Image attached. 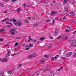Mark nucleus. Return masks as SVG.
<instances>
[{"instance_id":"obj_1","label":"nucleus","mask_w":76,"mask_h":76,"mask_svg":"<svg viewBox=\"0 0 76 76\" xmlns=\"http://www.w3.org/2000/svg\"><path fill=\"white\" fill-rule=\"evenodd\" d=\"M15 31H16V29H15V28L10 29V33H11V34L12 35H14V34H15Z\"/></svg>"},{"instance_id":"obj_2","label":"nucleus","mask_w":76,"mask_h":76,"mask_svg":"<svg viewBox=\"0 0 76 76\" xmlns=\"http://www.w3.org/2000/svg\"><path fill=\"white\" fill-rule=\"evenodd\" d=\"M76 40H73L71 41V42H72V43L71 44V46H73L74 47H76V44H76Z\"/></svg>"},{"instance_id":"obj_3","label":"nucleus","mask_w":76,"mask_h":76,"mask_svg":"<svg viewBox=\"0 0 76 76\" xmlns=\"http://www.w3.org/2000/svg\"><path fill=\"white\" fill-rule=\"evenodd\" d=\"M37 56V54L35 53H34L33 55H30L28 57V58H32V57H35Z\"/></svg>"},{"instance_id":"obj_4","label":"nucleus","mask_w":76,"mask_h":76,"mask_svg":"<svg viewBox=\"0 0 76 76\" xmlns=\"http://www.w3.org/2000/svg\"><path fill=\"white\" fill-rule=\"evenodd\" d=\"M0 61H1L3 62H7V61H8V59L7 58H5L2 59H0Z\"/></svg>"},{"instance_id":"obj_5","label":"nucleus","mask_w":76,"mask_h":76,"mask_svg":"<svg viewBox=\"0 0 76 76\" xmlns=\"http://www.w3.org/2000/svg\"><path fill=\"white\" fill-rule=\"evenodd\" d=\"M72 52L68 53L66 54V57H70L72 55Z\"/></svg>"},{"instance_id":"obj_6","label":"nucleus","mask_w":76,"mask_h":76,"mask_svg":"<svg viewBox=\"0 0 76 76\" xmlns=\"http://www.w3.org/2000/svg\"><path fill=\"white\" fill-rule=\"evenodd\" d=\"M58 31V29L56 30H55V32L54 33V36H56V34H57Z\"/></svg>"},{"instance_id":"obj_7","label":"nucleus","mask_w":76,"mask_h":76,"mask_svg":"<svg viewBox=\"0 0 76 76\" xmlns=\"http://www.w3.org/2000/svg\"><path fill=\"white\" fill-rule=\"evenodd\" d=\"M31 36H29V37L28 38V42H30V41H31L32 40H33V39L32 38H31Z\"/></svg>"},{"instance_id":"obj_8","label":"nucleus","mask_w":76,"mask_h":76,"mask_svg":"<svg viewBox=\"0 0 76 76\" xmlns=\"http://www.w3.org/2000/svg\"><path fill=\"white\" fill-rule=\"evenodd\" d=\"M64 9L65 10V12H69V11L67 10L68 9V8L67 7H64Z\"/></svg>"},{"instance_id":"obj_9","label":"nucleus","mask_w":76,"mask_h":76,"mask_svg":"<svg viewBox=\"0 0 76 76\" xmlns=\"http://www.w3.org/2000/svg\"><path fill=\"white\" fill-rule=\"evenodd\" d=\"M6 23L7 25L9 24L11 25H13V24L12 23L7 22H6Z\"/></svg>"},{"instance_id":"obj_10","label":"nucleus","mask_w":76,"mask_h":76,"mask_svg":"<svg viewBox=\"0 0 76 76\" xmlns=\"http://www.w3.org/2000/svg\"><path fill=\"white\" fill-rule=\"evenodd\" d=\"M51 13L52 14H53V15H54V14H57V12L54 11H52Z\"/></svg>"},{"instance_id":"obj_11","label":"nucleus","mask_w":76,"mask_h":76,"mask_svg":"<svg viewBox=\"0 0 76 76\" xmlns=\"http://www.w3.org/2000/svg\"><path fill=\"white\" fill-rule=\"evenodd\" d=\"M13 70H14L12 69V70H11V71H8L7 72V73L8 74H11L12 73V72H13Z\"/></svg>"},{"instance_id":"obj_12","label":"nucleus","mask_w":76,"mask_h":76,"mask_svg":"<svg viewBox=\"0 0 76 76\" xmlns=\"http://www.w3.org/2000/svg\"><path fill=\"white\" fill-rule=\"evenodd\" d=\"M9 19V18H6L5 19L3 20H2V22H3L4 21H5L6 20H7Z\"/></svg>"},{"instance_id":"obj_13","label":"nucleus","mask_w":76,"mask_h":76,"mask_svg":"<svg viewBox=\"0 0 76 76\" xmlns=\"http://www.w3.org/2000/svg\"><path fill=\"white\" fill-rule=\"evenodd\" d=\"M34 47V46L33 45L31 44V43H30L29 44V47Z\"/></svg>"},{"instance_id":"obj_14","label":"nucleus","mask_w":76,"mask_h":76,"mask_svg":"<svg viewBox=\"0 0 76 76\" xmlns=\"http://www.w3.org/2000/svg\"><path fill=\"white\" fill-rule=\"evenodd\" d=\"M7 56H9L10 55V50H9L7 53Z\"/></svg>"},{"instance_id":"obj_15","label":"nucleus","mask_w":76,"mask_h":76,"mask_svg":"<svg viewBox=\"0 0 76 76\" xmlns=\"http://www.w3.org/2000/svg\"><path fill=\"white\" fill-rule=\"evenodd\" d=\"M69 14L70 15H75V14L73 12H69Z\"/></svg>"},{"instance_id":"obj_16","label":"nucleus","mask_w":76,"mask_h":76,"mask_svg":"<svg viewBox=\"0 0 76 76\" xmlns=\"http://www.w3.org/2000/svg\"><path fill=\"white\" fill-rule=\"evenodd\" d=\"M68 38V37H67L64 36L63 37V39H67Z\"/></svg>"},{"instance_id":"obj_17","label":"nucleus","mask_w":76,"mask_h":76,"mask_svg":"<svg viewBox=\"0 0 76 76\" xmlns=\"http://www.w3.org/2000/svg\"><path fill=\"white\" fill-rule=\"evenodd\" d=\"M45 39V37H42L40 38V40L41 41H42V40H44Z\"/></svg>"},{"instance_id":"obj_18","label":"nucleus","mask_w":76,"mask_h":76,"mask_svg":"<svg viewBox=\"0 0 76 76\" xmlns=\"http://www.w3.org/2000/svg\"><path fill=\"white\" fill-rule=\"evenodd\" d=\"M59 57V55H56V56L54 58L55 60H56V58H57V57Z\"/></svg>"},{"instance_id":"obj_19","label":"nucleus","mask_w":76,"mask_h":76,"mask_svg":"<svg viewBox=\"0 0 76 76\" xmlns=\"http://www.w3.org/2000/svg\"><path fill=\"white\" fill-rule=\"evenodd\" d=\"M67 0H64V2L63 3H64V4H66V3H67V2L66 1H67Z\"/></svg>"},{"instance_id":"obj_20","label":"nucleus","mask_w":76,"mask_h":76,"mask_svg":"<svg viewBox=\"0 0 76 76\" xmlns=\"http://www.w3.org/2000/svg\"><path fill=\"white\" fill-rule=\"evenodd\" d=\"M63 68V67H61L60 69H58V71H60V70H61Z\"/></svg>"},{"instance_id":"obj_21","label":"nucleus","mask_w":76,"mask_h":76,"mask_svg":"<svg viewBox=\"0 0 76 76\" xmlns=\"http://www.w3.org/2000/svg\"><path fill=\"white\" fill-rule=\"evenodd\" d=\"M61 38V37L59 36V37H57L56 39H58V40L60 39Z\"/></svg>"},{"instance_id":"obj_22","label":"nucleus","mask_w":76,"mask_h":76,"mask_svg":"<svg viewBox=\"0 0 76 76\" xmlns=\"http://www.w3.org/2000/svg\"><path fill=\"white\" fill-rule=\"evenodd\" d=\"M18 45V43L17 42H16L15 43V44L14 45L15 47H16V46H17Z\"/></svg>"},{"instance_id":"obj_23","label":"nucleus","mask_w":76,"mask_h":76,"mask_svg":"<svg viewBox=\"0 0 76 76\" xmlns=\"http://www.w3.org/2000/svg\"><path fill=\"white\" fill-rule=\"evenodd\" d=\"M3 75H4V73L2 72L0 73V76H3Z\"/></svg>"},{"instance_id":"obj_24","label":"nucleus","mask_w":76,"mask_h":76,"mask_svg":"<svg viewBox=\"0 0 76 76\" xmlns=\"http://www.w3.org/2000/svg\"><path fill=\"white\" fill-rule=\"evenodd\" d=\"M20 25H21V23H20V22H18V26H20Z\"/></svg>"},{"instance_id":"obj_25","label":"nucleus","mask_w":76,"mask_h":76,"mask_svg":"<svg viewBox=\"0 0 76 76\" xmlns=\"http://www.w3.org/2000/svg\"><path fill=\"white\" fill-rule=\"evenodd\" d=\"M0 6H2V7H4V5L1 4V3H0Z\"/></svg>"},{"instance_id":"obj_26","label":"nucleus","mask_w":76,"mask_h":76,"mask_svg":"<svg viewBox=\"0 0 76 76\" xmlns=\"http://www.w3.org/2000/svg\"><path fill=\"white\" fill-rule=\"evenodd\" d=\"M49 45H50V46L48 47V48H50V47H52V45H51V43H50L49 44Z\"/></svg>"},{"instance_id":"obj_27","label":"nucleus","mask_w":76,"mask_h":76,"mask_svg":"<svg viewBox=\"0 0 76 76\" xmlns=\"http://www.w3.org/2000/svg\"><path fill=\"white\" fill-rule=\"evenodd\" d=\"M12 19L13 22H16V20L14 18H13Z\"/></svg>"},{"instance_id":"obj_28","label":"nucleus","mask_w":76,"mask_h":76,"mask_svg":"<svg viewBox=\"0 0 76 76\" xmlns=\"http://www.w3.org/2000/svg\"><path fill=\"white\" fill-rule=\"evenodd\" d=\"M45 58H48L49 57V56H47V55H45Z\"/></svg>"},{"instance_id":"obj_29","label":"nucleus","mask_w":76,"mask_h":76,"mask_svg":"<svg viewBox=\"0 0 76 76\" xmlns=\"http://www.w3.org/2000/svg\"><path fill=\"white\" fill-rule=\"evenodd\" d=\"M18 0H11L12 2H15V1H16Z\"/></svg>"},{"instance_id":"obj_30","label":"nucleus","mask_w":76,"mask_h":76,"mask_svg":"<svg viewBox=\"0 0 76 76\" xmlns=\"http://www.w3.org/2000/svg\"><path fill=\"white\" fill-rule=\"evenodd\" d=\"M17 11L18 12H20V9H19V8H18Z\"/></svg>"},{"instance_id":"obj_31","label":"nucleus","mask_w":76,"mask_h":76,"mask_svg":"<svg viewBox=\"0 0 76 76\" xmlns=\"http://www.w3.org/2000/svg\"><path fill=\"white\" fill-rule=\"evenodd\" d=\"M22 66V64H19V68H20V67Z\"/></svg>"},{"instance_id":"obj_32","label":"nucleus","mask_w":76,"mask_h":76,"mask_svg":"<svg viewBox=\"0 0 76 76\" xmlns=\"http://www.w3.org/2000/svg\"><path fill=\"white\" fill-rule=\"evenodd\" d=\"M65 31L66 32H69V30L68 29H66L65 30Z\"/></svg>"},{"instance_id":"obj_33","label":"nucleus","mask_w":76,"mask_h":76,"mask_svg":"<svg viewBox=\"0 0 76 76\" xmlns=\"http://www.w3.org/2000/svg\"><path fill=\"white\" fill-rule=\"evenodd\" d=\"M17 50H18V48H16L15 49V52H17Z\"/></svg>"},{"instance_id":"obj_34","label":"nucleus","mask_w":76,"mask_h":76,"mask_svg":"<svg viewBox=\"0 0 76 76\" xmlns=\"http://www.w3.org/2000/svg\"><path fill=\"white\" fill-rule=\"evenodd\" d=\"M62 59L63 60H66V58H65V57H63Z\"/></svg>"},{"instance_id":"obj_35","label":"nucleus","mask_w":76,"mask_h":76,"mask_svg":"<svg viewBox=\"0 0 76 76\" xmlns=\"http://www.w3.org/2000/svg\"><path fill=\"white\" fill-rule=\"evenodd\" d=\"M67 28H68L69 30H70V28L69 26H67Z\"/></svg>"},{"instance_id":"obj_36","label":"nucleus","mask_w":76,"mask_h":76,"mask_svg":"<svg viewBox=\"0 0 76 76\" xmlns=\"http://www.w3.org/2000/svg\"><path fill=\"white\" fill-rule=\"evenodd\" d=\"M55 22V20H53V22H52V23H54Z\"/></svg>"},{"instance_id":"obj_37","label":"nucleus","mask_w":76,"mask_h":76,"mask_svg":"<svg viewBox=\"0 0 76 76\" xmlns=\"http://www.w3.org/2000/svg\"><path fill=\"white\" fill-rule=\"evenodd\" d=\"M29 50V48H27L25 50Z\"/></svg>"},{"instance_id":"obj_38","label":"nucleus","mask_w":76,"mask_h":76,"mask_svg":"<svg viewBox=\"0 0 76 76\" xmlns=\"http://www.w3.org/2000/svg\"><path fill=\"white\" fill-rule=\"evenodd\" d=\"M72 21L73 23H75V20L74 19L72 20Z\"/></svg>"},{"instance_id":"obj_39","label":"nucleus","mask_w":76,"mask_h":76,"mask_svg":"<svg viewBox=\"0 0 76 76\" xmlns=\"http://www.w3.org/2000/svg\"><path fill=\"white\" fill-rule=\"evenodd\" d=\"M49 37H50V39H53V37L50 36Z\"/></svg>"},{"instance_id":"obj_40","label":"nucleus","mask_w":76,"mask_h":76,"mask_svg":"<svg viewBox=\"0 0 76 76\" xmlns=\"http://www.w3.org/2000/svg\"><path fill=\"white\" fill-rule=\"evenodd\" d=\"M25 21L27 23H29V22L27 20H26Z\"/></svg>"},{"instance_id":"obj_41","label":"nucleus","mask_w":76,"mask_h":76,"mask_svg":"<svg viewBox=\"0 0 76 76\" xmlns=\"http://www.w3.org/2000/svg\"><path fill=\"white\" fill-rule=\"evenodd\" d=\"M29 47V45H26V48H27V47Z\"/></svg>"},{"instance_id":"obj_42","label":"nucleus","mask_w":76,"mask_h":76,"mask_svg":"<svg viewBox=\"0 0 76 76\" xmlns=\"http://www.w3.org/2000/svg\"><path fill=\"white\" fill-rule=\"evenodd\" d=\"M41 63H44V60H42L41 61Z\"/></svg>"},{"instance_id":"obj_43","label":"nucleus","mask_w":76,"mask_h":76,"mask_svg":"<svg viewBox=\"0 0 76 76\" xmlns=\"http://www.w3.org/2000/svg\"><path fill=\"white\" fill-rule=\"evenodd\" d=\"M76 30H75V31L73 32V34H75L76 33Z\"/></svg>"},{"instance_id":"obj_44","label":"nucleus","mask_w":76,"mask_h":76,"mask_svg":"<svg viewBox=\"0 0 76 76\" xmlns=\"http://www.w3.org/2000/svg\"><path fill=\"white\" fill-rule=\"evenodd\" d=\"M51 60H54V57H52V58H51Z\"/></svg>"},{"instance_id":"obj_45","label":"nucleus","mask_w":76,"mask_h":76,"mask_svg":"<svg viewBox=\"0 0 76 76\" xmlns=\"http://www.w3.org/2000/svg\"><path fill=\"white\" fill-rule=\"evenodd\" d=\"M33 20H35V17H33L32 18Z\"/></svg>"},{"instance_id":"obj_46","label":"nucleus","mask_w":76,"mask_h":76,"mask_svg":"<svg viewBox=\"0 0 76 76\" xmlns=\"http://www.w3.org/2000/svg\"><path fill=\"white\" fill-rule=\"evenodd\" d=\"M14 24L15 25V26H17V25H18V24H17V23H15Z\"/></svg>"},{"instance_id":"obj_47","label":"nucleus","mask_w":76,"mask_h":76,"mask_svg":"<svg viewBox=\"0 0 76 76\" xmlns=\"http://www.w3.org/2000/svg\"><path fill=\"white\" fill-rule=\"evenodd\" d=\"M3 41V39H0V41Z\"/></svg>"},{"instance_id":"obj_48","label":"nucleus","mask_w":76,"mask_h":76,"mask_svg":"<svg viewBox=\"0 0 76 76\" xmlns=\"http://www.w3.org/2000/svg\"><path fill=\"white\" fill-rule=\"evenodd\" d=\"M76 57V54H75L74 55V57Z\"/></svg>"},{"instance_id":"obj_49","label":"nucleus","mask_w":76,"mask_h":76,"mask_svg":"<svg viewBox=\"0 0 76 76\" xmlns=\"http://www.w3.org/2000/svg\"><path fill=\"white\" fill-rule=\"evenodd\" d=\"M66 17H64L63 18V19H66Z\"/></svg>"},{"instance_id":"obj_50","label":"nucleus","mask_w":76,"mask_h":76,"mask_svg":"<svg viewBox=\"0 0 76 76\" xmlns=\"http://www.w3.org/2000/svg\"><path fill=\"white\" fill-rule=\"evenodd\" d=\"M47 22H50V20H47Z\"/></svg>"},{"instance_id":"obj_51","label":"nucleus","mask_w":76,"mask_h":76,"mask_svg":"<svg viewBox=\"0 0 76 76\" xmlns=\"http://www.w3.org/2000/svg\"><path fill=\"white\" fill-rule=\"evenodd\" d=\"M23 6L24 7H25L26 6V4H23Z\"/></svg>"},{"instance_id":"obj_52","label":"nucleus","mask_w":76,"mask_h":76,"mask_svg":"<svg viewBox=\"0 0 76 76\" xmlns=\"http://www.w3.org/2000/svg\"><path fill=\"white\" fill-rule=\"evenodd\" d=\"M4 31V30L0 29V31Z\"/></svg>"},{"instance_id":"obj_53","label":"nucleus","mask_w":76,"mask_h":76,"mask_svg":"<svg viewBox=\"0 0 76 76\" xmlns=\"http://www.w3.org/2000/svg\"><path fill=\"white\" fill-rule=\"evenodd\" d=\"M4 13H7V11H5L4 12Z\"/></svg>"},{"instance_id":"obj_54","label":"nucleus","mask_w":76,"mask_h":76,"mask_svg":"<svg viewBox=\"0 0 76 76\" xmlns=\"http://www.w3.org/2000/svg\"><path fill=\"white\" fill-rule=\"evenodd\" d=\"M36 41H37V40H36V39H35V40L34 41V42H36Z\"/></svg>"},{"instance_id":"obj_55","label":"nucleus","mask_w":76,"mask_h":76,"mask_svg":"<svg viewBox=\"0 0 76 76\" xmlns=\"http://www.w3.org/2000/svg\"><path fill=\"white\" fill-rule=\"evenodd\" d=\"M28 19H31V17H28Z\"/></svg>"},{"instance_id":"obj_56","label":"nucleus","mask_w":76,"mask_h":76,"mask_svg":"<svg viewBox=\"0 0 76 76\" xmlns=\"http://www.w3.org/2000/svg\"><path fill=\"white\" fill-rule=\"evenodd\" d=\"M53 3H55V1H53Z\"/></svg>"},{"instance_id":"obj_57","label":"nucleus","mask_w":76,"mask_h":76,"mask_svg":"<svg viewBox=\"0 0 76 76\" xmlns=\"http://www.w3.org/2000/svg\"><path fill=\"white\" fill-rule=\"evenodd\" d=\"M12 21L13 20H10V22H12Z\"/></svg>"},{"instance_id":"obj_58","label":"nucleus","mask_w":76,"mask_h":76,"mask_svg":"<svg viewBox=\"0 0 76 76\" xmlns=\"http://www.w3.org/2000/svg\"><path fill=\"white\" fill-rule=\"evenodd\" d=\"M37 42L38 43H39V41H37Z\"/></svg>"},{"instance_id":"obj_59","label":"nucleus","mask_w":76,"mask_h":76,"mask_svg":"<svg viewBox=\"0 0 76 76\" xmlns=\"http://www.w3.org/2000/svg\"><path fill=\"white\" fill-rule=\"evenodd\" d=\"M23 47H24V46H25V45H24V44H23Z\"/></svg>"},{"instance_id":"obj_60","label":"nucleus","mask_w":76,"mask_h":76,"mask_svg":"<svg viewBox=\"0 0 76 76\" xmlns=\"http://www.w3.org/2000/svg\"><path fill=\"white\" fill-rule=\"evenodd\" d=\"M62 20H63V19H62L61 18H60V20L61 21Z\"/></svg>"},{"instance_id":"obj_61","label":"nucleus","mask_w":76,"mask_h":76,"mask_svg":"<svg viewBox=\"0 0 76 76\" xmlns=\"http://www.w3.org/2000/svg\"><path fill=\"white\" fill-rule=\"evenodd\" d=\"M6 46H8V45H5Z\"/></svg>"},{"instance_id":"obj_62","label":"nucleus","mask_w":76,"mask_h":76,"mask_svg":"<svg viewBox=\"0 0 76 76\" xmlns=\"http://www.w3.org/2000/svg\"><path fill=\"white\" fill-rule=\"evenodd\" d=\"M37 75H39V74H37Z\"/></svg>"},{"instance_id":"obj_63","label":"nucleus","mask_w":76,"mask_h":76,"mask_svg":"<svg viewBox=\"0 0 76 76\" xmlns=\"http://www.w3.org/2000/svg\"><path fill=\"white\" fill-rule=\"evenodd\" d=\"M56 19H58V18H57V17H56Z\"/></svg>"},{"instance_id":"obj_64","label":"nucleus","mask_w":76,"mask_h":76,"mask_svg":"<svg viewBox=\"0 0 76 76\" xmlns=\"http://www.w3.org/2000/svg\"><path fill=\"white\" fill-rule=\"evenodd\" d=\"M15 55H14V54H13L12 55V56H15Z\"/></svg>"}]
</instances>
